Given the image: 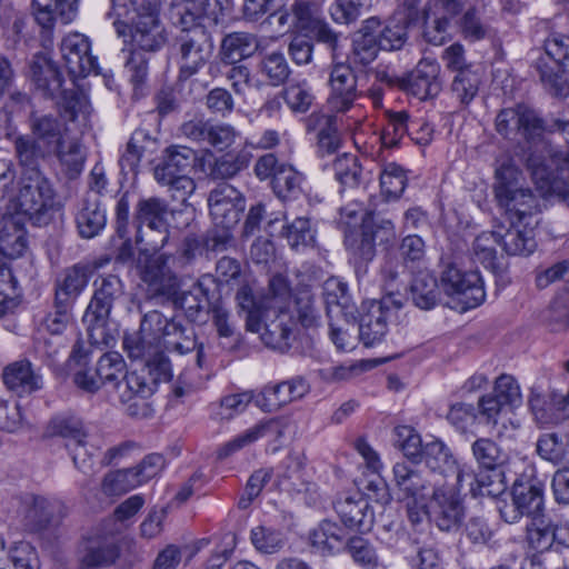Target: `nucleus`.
I'll list each match as a JSON object with an SVG mask.
<instances>
[{
    "instance_id": "50",
    "label": "nucleus",
    "mask_w": 569,
    "mask_h": 569,
    "mask_svg": "<svg viewBox=\"0 0 569 569\" xmlns=\"http://www.w3.org/2000/svg\"><path fill=\"white\" fill-rule=\"evenodd\" d=\"M123 380L116 383L121 402L126 403L136 398L150 397L156 388L154 380L148 378L144 372L131 371L123 373Z\"/></svg>"
},
{
    "instance_id": "18",
    "label": "nucleus",
    "mask_w": 569,
    "mask_h": 569,
    "mask_svg": "<svg viewBox=\"0 0 569 569\" xmlns=\"http://www.w3.org/2000/svg\"><path fill=\"white\" fill-rule=\"evenodd\" d=\"M309 391V382L302 376H296L278 383L267 385L254 402L262 411L272 412L301 400Z\"/></svg>"
},
{
    "instance_id": "11",
    "label": "nucleus",
    "mask_w": 569,
    "mask_h": 569,
    "mask_svg": "<svg viewBox=\"0 0 569 569\" xmlns=\"http://www.w3.org/2000/svg\"><path fill=\"white\" fill-rule=\"evenodd\" d=\"M443 291L456 298L463 311L480 306L486 298L482 279L478 271H462L455 264H448L441 274Z\"/></svg>"
},
{
    "instance_id": "8",
    "label": "nucleus",
    "mask_w": 569,
    "mask_h": 569,
    "mask_svg": "<svg viewBox=\"0 0 569 569\" xmlns=\"http://www.w3.org/2000/svg\"><path fill=\"white\" fill-rule=\"evenodd\" d=\"M179 80H187L198 73L211 56L213 44L206 28L182 31L177 38Z\"/></svg>"
},
{
    "instance_id": "10",
    "label": "nucleus",
    "mask_w": 569,
    "mask_h": 569,
    "mask_svg": "<svg viewBox=\"0 0 569 569\" xmlns=\"http://www.w3.org/2000/svg\"><path fill=\"white\" fill-rule=\"evenodd\" d=\"M401 307V302H397L392 297L363 302L359 317V340L366 347L380 343L389 330V321L395 316V309Z\"/></svg>"
},
{
    "instance_id": "51",
    "label": "nucleus",
    "mask_w": 569,
    "mask_h": 569,
    "mask_svg": "<svg viewBox=\"0 0 569 569\" xmlns=\"http://www.w3.org/2000/svg\"><path fill=\"white\" fill-rule=\"evenodd\" d=\"M376 233L368 224H361L360 231H349L345 244L358 263H367L376 256Z\"/></svg>"
},
{
    "instance_id": "9",
    "label": "nucleus",
    "mask_w": 569,
    "mask_h": 569,
    "mask_svg": "<svg viewBox=\"0 0 569 569\" xmlns=\"http://www.w3.org/2000/svg\"><path fill=\"white\" fill-rule=\"evenodd\" d=\"M230 4V0H174L170 16L181 31H190L204 28V22L217 24Z\"/></svg>"
},
{
    "instance_id": "60",
    "label": "nucleus",
    "mask_w": 569,
    "mask_h": 569,
    "mask_svg": "<svg viewBox=\"0 0 569 569\" xmlns=\"http://www.w3.org/2000/svg\"><path fill=\"white\" fill-rule=\"evenodd\" d=\"M177 335L183 336V325L176 318H168L159 336V349L163 346L168 350L177 351L180 355L188 353L197 348L193 337H184L182 341L177 339Z\"/></svg>"
},
{
    "instance_id": "19",
    "label": "nucleus",
    "mask_w": 569,
    "mask_h": 569,
    "mask_svg": "<svg viewBox=\"0 0 569 569\" xmlns=\"http://www.w3.org/2000/svg\"><path fill=\"white\" fill-rule=\"evenodd\" d=\"M337 122L338 114L331 112L315 111L306 118L305 128L308 134L315 136L318 156H331L339 151L341 138Z\"/></svg>"
},
{
    "instance_id": "12",
    "label": "nucleus",
    "mask_w": 569,
    "mask_h": 569,
    "mask_svg": "<svg viewBox=\"0 0 569 569\" xmlns=\"http://www.w3.org/2000/svg\"><path fill=\"white\" fill-rule=\"evenodd\" d=\"M443 291L456 298L463 311L480 306L486 298L482 279L478 271H462L455 264H448L441 274Z\"/></svg>"
},
{
    "instance_id": "55",
    "label": "nucleus",
    "mask_w": 569,
    "mask_h": 569,
    "mask_svg": "<svg viewBox=\"0 0 569 569\" xmlns=\"http://www.w3.org/2000/svg\"><path fill=\"white\" fill-rule=\"evenodd\" d=\"M538 456L552 465H560L568 453L567 436L558 432L541 433L536 442Z\"/></svg>"
},
{
    "instance_id": "22",
    "label": "nucleus",
    "mask_w": 569,
    "mask_h": 569,
    "mask_svg": "<svg viewBox=\"0 0 569 569\" xmlns=\"http://www.w3.org/2000/svg\"><path fill=\"white\" fill-rule=\"evenodd\" d=\"M164 254L151 257L140 268V278L151 296L171 297L178 289V278L170 270Z\"/></svg>"
},
{
    "instance_id": "48",
    "label": "nucleus",
    "mask_w": 569,
    "mask_h": 569,
    "mask_svg": "<svg viewBox=\"0 0 569 569\" xmlns=\"http://www.w3.org/2000/svg\"><path fill=\"white\" fill-rule=\"evenodd\" d=\"M499 246V231L480 233L473 241L475 258L495 274H501L505 267L497 256L496 247Z\"/></svg>"
},
{
    "instance_id": "63",
    "label": "nucleus",
    "mask_w": 569,
    "mask_h": 569,
    "mask_svg": "<svg viewBox=\"0 0 569 569\" xmlns=\"http://www.w3.org/2000/svg\"><path fill=\"white\" fill-rule=\"evenodd\" d=\"M239 309L246 312V329L251 332L261 330V319L263 318V309L253 296L251 288L247 284L241 286L236 295Z\"/></svg>"
},
{
    "instance_id": "61",
    "label": "nucleus",
    "mask_w": 569,
    "mask_h": 569,
    "mask_svg": "<svg viewBox=\"0 0 569 569\" xmlns=\"http://www.w3.org/2000/svg\"><path fill=\"white\" fill-rule=\"evenodd\" d=\"M335 179L343 188H356L359 186L362 176V167L356 156L343 153L332 162Z\"/></svg>"
},
{
    "instance_id": "41",
    "label": "nucleus",
    "mask_w": 569,
    "mask_h": 569,
    "mask_svg": "<svg viewBox=\"0 0 569 569\" xmlns=\"http://www.w3.org/2000/svg\"><path fill=\"white\" fill-rule=\"evenodd\" d=\"M258 48L257 37L249 32H231L221 41L220 56L226 63H237L251 57Z\"/></svg>"
},
{
    "instance_id": "6",
    "label": "nucleus",
    "mask_w": 569,
    "mask_h": 569,
    "mask_svg": "<svg viewBox=\"0 0 569 569\" xmlns=\"http://www.w3.org/2000/svg\"><path fill=\"white\" fill-rule=\"evenodd\" d=\"M527 169L542 198L556 197L569 207V172L561 166L557 168L547 161L546 154L530 151L526 159Z\"/></svg>"
},
{
    "instance_id": "17",
    "label": "nucleus",
    "mask_w": 569,
    "mask_h": 569,
    "mask_svg": "<svg viewBox=\"0 0 569 569\" xmlns=\"http://www.w3.org/2000/svg\"><path fill=\"white\" fill-rule=\"evenodd\" d=\"M208 206L213 224L234 228L246 208V199L233 186L221 183L210 191Z\"/></svg>"
},
{
    "instance_id": "42",
    "label": "nucleus",
    "mask_w": 569,
    "mask_h": 569,
    "mask_svg": "<svg viewBox=\"0 0 569 569\" xmlns=\"http://www.w3.org/2000/svg\"><path fill=\"white\" fill-rule=\"evenodd\" d=\"M27 238L23 226L13 217L0 220V253L14 259L26 251Z\"/></svg>"
},
{
    "instance_id": "20",
    "label": "nucleus",
    "mask_w": 569,
    "mask_h": 569,
    "mask_svg": "<svg viewBox=\"0 0 569 569\" xmlns=\"http://www.w3.org/2000/svg\"><path fill=\"white\" fill-rule=\"evenodd\" d=\"M395 486L401 501H428L435 483L421 470L408 462H396L392 468Z\"/></svg>"
},
{
    "instance_id": "29",
    "label": "nucleus",
    "mask_w": 569,
    "mask_h": 569,
    "mask_svg": "<svg viewBox=\"0 0 569 569\" xmlns=\"http://www.w3.org/2000/svg\"><path fill=\"white\" fill-rule=\"evenodd\" d=\"M559 393L550 390L547 381L538 379L532 383L528 395V407L539 425L553 420V410L558 411Z\"/></svg>"
},
{
    "instance_id": "38",
    "label": "nucleus",
    "mask_w": 569,
    "mask_h": 569,
    "mask_svg": "<svg viewBox=\"0 0 569 569\" xmlns=\"http://www.w3.org/2000/svg\"><path fill=\"white\" fill-rule=\"evenodd\" d=\"M412 303L422 310L433 309L441 298V290L433 273L421 270L412 279L409 290Z\"/></svg>"
},
{
    "instance_id": "25",
    "label": "nucleus",
    "mask_w": 569,
    "mask_h": 569,
    "mask_svg": "<svg viewBox=\"0 0 569 569\" xmlns=\"http://www.w3.org/2000/svg\"><path fill=\"white\" fill-rule=\"evenodd\" d=\"M422 461L432 472L445 478L455 476L458 486H462L466 477H471L465 468L458 465L450 448L440 439H432L425 443Z\"/></svg>"
},
{
    "instance_id": "46",
    "label": "nucleus",
    "mask_w": 569,
    "mask_h": 569,
    "mask_svg": "<svg viewBox=\"0 0 569 569\" xmlns=\"http://www.w3.org/2000/svg\"><path fill=\"white\" fill-rule=\"evenodd\" d=\"M168 212L169 206L163 199L157 197L142 198L136 204L133 221L137 227L169 226Z\"/></svg>"
},
{
    "instance_id": "23",
    "label": "nucleus",
    "mask_w": 569,
    "mask_h": 569,
    "mask_svg": "<svg viewBox=\"0 0 569 569\" xmlns=\"http://www.w3.org/2000/svg\"><path fill=\"white\" fill-rule=\"evenodd\" d=\"M333 508L345 527L360 532L372 528L375 513L369 500L360 493L345 496L335 501Z\"/></svg>"
},
{
    "instance_id": "62",
    "label": "nucleus",
    "mask_w": 569,
    "mask_h": 569,
    "mask_svg": "<svg viewBox=\"0 0 569 569\" xmlns=\"http://www.w3.org/2000/svg\"><path fill=\"white\" fill-rule=\"evenodd\" d=\"M52 152L58 157L62 171L69 179H76L82 172L86 157L77 141L66 144L63 140Z\"/></svg>"
},
{
    "instance_id": "15",
    "label": "nucleus",
    "mask_w": 569,
    "mask_h": 569,
    "mask_svg": "<svg viewBox=\"0 0 569 569\" xmlns=\"http://www.w3.org/2000/svg\"><path fill=\"white\" fill-rule=\"evenodd\" d=\"M330 92L327 106L331 113L345 114L355 109L361 97L358 79L353 69L347 63H335L329 76Z\"/></svg>"
},
{
    "instance_id": "57",
    "label": "nucleus",
    "mask_w": 569,
    "mask_h": 569,
    "mask_svg": "<svg viewBox=\"0 0 569 569\" xmlns=\"http://www.w3.org/2000/svg\"><path fill=\"white\" fill-rule=\"evenodd\" d=\"M123 348L130 359L143 360L148 365L160 355L159 345L141 329L123 338Z\"/></svg>"
},
{
    "instance_id": "37",
    "label": "nucleus",
    "mask_w": 569,
    "mask_h": 569,
    "mask_svg": "<svg viewBox=\"0 0 569 569\" xmlns=\"http://www.w3.org/2000/svg\"><path fill=\"white\" fill-rule=\"evenodd\" d=\"M380 24V20L376 17L363 21L361 29L353 39L352 54L355 62L368 66L377 58L381 47L375 32Z\"/></svg>"
},
{
    "instance_id": "54",
    "label": "nucleus",
    "mask_w": 569,
    "mask_h": 569,
    "mask_svg": "<svg viewBox=\"0 0 569 569\" xmlns=\"http://www.w3.org/2000/svg\"><path fill=\"white\" fill-rule=\"evenodd\" d=\"M48 430L51 436H59L68 440V449L74 445L84 443L88 432L83 421L74 416H59L50 421Z\"/></svg>"
},
{
    "instance_id": "52",
    "label": "nucleus",
    "mask_w": 569,
    "mask_h": 569,
    "mask_svg": "<svg viewBox=\"0 0 569 569\" xmlns=\"http://www.w3.org/2000/svg\"><path fill=\"white\" fill-rule=\"evenodd\" d=\"M408 27L409 20L405 13H396L390 17L377 37L381 50H400L408 40Z\"/></svg>"
},
{
    "instance_id": "13",
    "label": "nucleus",
    "mask_w": 569,
    "mask_h": 569,
    "mask_svg": "<svg viewBox=\"0 0 569 569\" xmlns=\"http://www.w3.org/2000/svg\"><path fill=\"white\" fill-rule=\"evenodd\" d=\"M94 293L84 312L83 322L88 326V331L92 337V331L103 329L113 305L123 296V283L118 276L108 274L101 278L100 282L94 281Z\"/></svg>"
},
{
    "instance_id": "56",
    "label": "nucleus",
    "mask_w": 569,
    "mask_h": 569,
    "mask_svg": "<svg viewBox=\"0 0 569 569\" xmlns=\"http://www.w3.org/2000/svg\"><path fill=\"white\" fill-rule=\"evenodd\" d=\"M120 557V545L114 538L103 539L91 545L82 558L87 568H101L112 566Z\"/></svg>"
},
{
    "instance_id": "27",
    "label": "nucleus",
    "mask_w": 569,
    "mask_h": 569,
    "mask_svg": "<svg viewBox=\"0 0 569 569\" xmlns=\"http://www.w3.org/2000/svg\"><path fill=\"white\" fill-rule=\"evenodd\" d=\"M2 380L8 390L19 397L31 395L43 387L42 375L29 360H19L6 366Z\"/></svg>"
},
{
    "instance_id": "49",
    "label": "nucleus",
    "mask_w": 569,
    "mask_h": 569,
    "mask_svg": "<svg viewBox=\"0 0 569 569\" xmlns=\"http://www.w3.org/2000/svg\"><path fill=\"white\" fill-rule=\"evenodd\" d=\"M547 132H559L567 143V150L557 149L550 142L541 139L530 149V151L543 152L547 157V161L555 164L557 168H560L561 166H568L569 168V120L563 121L553 119L548 123Z\"/></svg>"
},
{
    "instance_id": "14",
    "label": "nucleus",
    "mask_w": 569,
    "mask_h": 569,
    "mask_svg": "<svg viewBox=\"0 0 569 569\" xmlns=\"http://www.w3.org/2000/svg\"><path fill=\"white\" fill-rule=\"evenodd\" d=\"M512 502L499 508L501 518L515 523L523 516L537 519L543 512V490L533 480H516L511 490Z\"/></svg>"
},
{
    "instance_id": "16",
    "label": "nucleus",
    "mask_w": 569,
    "mask_h": 569,
    "mask_svg": "<svg viewBox=\"0 0 569 569\" xmlns=\"http://www.w3.org/2000/svg\"><path fill=\"white\" fill-rule=\"evenodd\" d=\"M548 123L526 106L502 109L496 117V129L501 136L508 137L517 131L528 141L542 138L547 133Z\"/></svg>"
},
{
    "instance_id": "59",
    "label": "nucleus",
    "mask_w": 569,
    "mask_h": 569,
    "mask_svg": "<svg viewBox=\"0 0 569 569\" xmlns=\"http://www.w3.org/2000/svg\"><path fill=\"white\" fill-rule=\"evenodd\" d=\"M250 540L258 552L274 555L283 549L287 539L281 530L267 526H257L250 531Z\"/></svg>"
},
{
    "instance_id": "2",
    "label": "nucleus",
    "mask_w": 569,
    "mask_h": 569,
    "mask_svg": "<svg viewBox=\"0 0 569 569\" xmlns=\"http://www.w3.org/2000/svg\"><path fill=\"white\" fill-rule=\"evenodd\" d=\"M197 153L186 146H170L164 149L161 161L153 169L156 181L168 188L177 201H184L196 190V183L188 176Z\"/></svg>"
},
{
    "instance_id": "26",
    "label": "nucleus",
    "mask_w": 569,
    "mask_h": 569,
    "mask_svg": "<svg viewBox=\"0 0 569 569\" xmlns=\"http://www.w3.org/2000/svg\"><path fill=\"white\" fill-rule=\"evenodd\" d=\"M287 420L284 418H270L259 421L257 425L244 430L229 442L224 443L218 451L220 459L227 458L236 451L256 442L263 437H272L276 440L284 435Z\"/></svg>"
},
{
    "instance_id": "32",
    "label": "nucleus",
    "mask_w": 569,
    "mask_h": 569,
    "mask_svg": "<svg viewBox=\"0 0 569 569\" xmlns=\"http://www.w3.org/2000/svg\"><path fill=\"white\" fill-rule=\"evenodd\" d=\"M250 156L247 152H228L219 157L201 160V170L212 180L232 179L249 166Z\"/></svg>"
},
{
    "instance_id": "36",
    "label": "nucleus",
    "mask_w": 569,
    "mask_h": 569,
    "mask_svg": "<svg viewBox=\"0 0 569 569\" xmlns=\"http://www.w3.org/2000/svg\"><path fill=\"white\" fill-rule=\"evenodd\" d=\"M295 322L288 313L280 312L269 323L261 322L260 338L262 342L273 350L287 352L293 340Z\"/></svg>"
},
{
    "instance_id": "3",
    "label": "nucleus",
    "mask_w": 569,
    "mask_h": 569,
    "mask_svg": "<svg viewBox=\"0 0 569 569\" xmlns=\"http://www.w3.org/2000/svg\"><path fill=\"white\" fill-rule=\"evenodd\" d=\"M286 6L278 17L280 27L289 26L300 31H306L312 37L336 50L338 34L322 18L320 4L316 0H287Z\"/></svg>"
},
{
    "instance_id": "7",
    "label": "nucleus",
    "mask_w": 569,
    "mask_h": 569,
    "mask_svg": "<svg viewBox=\"0 0 569 569\" xmlns=\"http://www.w3.org/2000/svg\"><path fill=\"white\" fill-rule=\"evenodd\" d=\"M457 482H435L429 498V518L442 531H451L462 522L465 517L463 500Z\"/></svg>"
},
{
    "instance_id": "43",
    "label": "nucleus",
    "mask_w": 569,
    "mask_h": 569,
    "mask_svg": "<svg viewBox=\"0 0 569 569\" xmlns=\"http://www.w3.org/2000/svg\"><path fill=\"white\" fill-rule=\"evenodd\" d=\"M457 28L460 36L469 42H478L496 34L489 20L482 17L481 10L476 6L461 13Z\"/></svg>"
},
{
    "instance_id": "53",
    "label": "nucleus",
    "mask_w": 569,
    "mask_h": 569,
    "mask_svg": "<svg viewBox=\"0 0 569 569\" xmlns=\"http://www.w3.org/2000/svg\"><path fill=\"white\" fill-rule=\"evenodd\" d=\"M166 42L158 20H140L132 33V48L130 50H142L146 54L159 50Z\"/></svg>"
},
{
    "instance_id": "64",
    "label": "nucleus",
    "mask_w": 569,
    "mask_h": 569,
    "mask_svg": "<svg viewBox=\"0 0 569 569\" xmlns=\"http://www.w3.org/2000/svg\"><path fill=\"white\" fill-rule=\"evenodd\" d=\"M303 176L291 164L281 163L272 180L274 193L282 199L296 197L301 191Z\"/></svg>"
},
{
    "instance_id": "47",
    "label": "nucleus",
    "mask_w": 569,
    "mask_h": 569,
    "mask_svg": "<svg viewBox=\"0 0 569 569\" xmlns=\"http://www.w3.org/2000/svg\"><path fill=\"white\" fill-rule=\"evenodd\" d=\"M154 146L156 140L151 138L147 130H134L119 159L121 170L124 172H136L143 153L151 151Z\"/></svg>"
},
{
    "instance_id": "21",
    "label": "nucleus",
    "mask_w": 569,
    "mask_h": 569,
    "mask_svg": "<svg viewBox=\"0 0 569 569\" xmlns=\"http://www.w3.org/2000/svg\"><path fill=\"white\" fill-rule=\"evenodd\" d=\"M60 50L72 77H86L97 71L98 60L90 53V42L86 36L78 32L66 36Z\"/></svg>"
},
{
    "instance_id": "34",
    "label": "nucleus",
    "mask_w": 569,
    "mask_h": 569,
    "mask_svg": "<svg viewBox=\"0 0 569 569\" xmlns=\"http://www.w3.org/2000/svg\"><path fill=\"white\" fill-rule=\"evenodd\" d=\"M106 224L107 214L99 198L97 196L84 198L76 214L79 236L83 239L94 238L104 229Z\"/></svg>"
},
{
    "instance_id": "30",
    "label": "nucleus",
    "mask_w": 569,
    "mask_h": 569,
    "mask_svg": "<svg viewBox=\"0 0 569 569\" xmlns=\"http://www.w3.org/2000/svg\"><path fill=\"white\" fill-rule=\"evenodd\" d=\"M30 77L36 88L46 97H56L62 92L63 79L53 61L44 54H36L30 64Z\"/></svg>"
},
{
    "instance_id": "1",
    "label": "nucleus",
    "mask_w": 569,
    "mask_h": 569,
    "mask_svg": "<svg viewBox=\"0 0 569 569\" xmlns=\"http://www.w3.org/2000/svg\"><path fill=\"white\" fill-rule=\"evenodd\" d=\"M520 171L510 161L503 162L496 170L495 194L505 209L510 222H525L526 218L540 211V206L530 189L520 187Z\"/></svg>"
},
{
    "instance_id": "35",
    "label": "nucleus",
    "mask_w": 569,
    "mask_h": 569,
    "mask_svg": "<svg viewBox=\"0 0 569 569\" xmlns=\"http://www.w3.org/2000/svg\"><path fill=\"white\" fill-rule=\"evenodd\" d=\"M93 268L89 263L79 262L67 268L56 283V298L73 305L74 300L87 287Z\"/></svg>"
},
{
    "instance_id": "58",
    "label": "nucleus",
    "mask_w": 569,
    "mask_h": 569,
    "mask_svg": "<svg viewBox=\"0 0 569 569\" xmlns=\"http://www.w3.org/2000/svg\"><path fill=\"white\" fill-rule=\"evenodd\" d=\"M471 451L477 463L490 471H495L507 460L505 451L490 438L477 439L471 445Z\"/></svg>"
},
{
    "instance_id": "5",
    "label": "nucleus",
    "mask_w": 569,
    "mask_h": 569,
    "mask_svg": "<svg viewBox=\"0 0 569 569\" xmlns=\"http://www.w3.org/2000/svg\"><path fill=\"white\" fill-rule=\"evenodd\" d=\"M56 206V190L42 171H22L14 207L31 219L40 220Z\"/></svg>"
},
{
    "instance_id": "33",
    "label": "nucleus",
    "mask_w": 569,
    "mask_h": 569,
    "mask_svg": "<svg viewBox=\"0 0 569 569\" xmlns=\"http://www.w3.org/2000/svg\"><path fill=\"white\" fill-rule=\"evenodd\" d=\"M322 296L328 317H342L348 322V317L353 316L355 305L349 295L348 286L339 278L327 279L322 287Z\"/></svg>"
},
{
    "instance_id": "31",
    "label": "nucleus",
    "mask_w": 569,
    "mask_h": 569,
    "mask_svg": "<svg viewBox=\"0 0 569 569\" xmlns=\"http://www.w3.org/2000/svg\"><path fill=\"white\" fill-rule=\"evenodd\" d=\"M32 138L53 151L64 140L66 126L59 116L32 112L29 118Z\"/></svg>"
},
{
    "instance_id": "24",
    "label": "nucleus",
    "mask_w": 569,
    "mask_h": 569,
    "mask_svg": "<svg viewBox=\"0 0 569 569\" xmlns=\"http://www.w3.org/2000/svg\"><path fill=\"white\" fill-rule=\"evenodd\" d=\"M440 66L431 58L421 59L403 80V87L421 100L433 98L441 91Z\"/></svg>"
},
{
    "instance_id": "40",
    "label": "nucleus",
    "mask_w": 569,
    "mask_h": 569,
    "mask_svg": "<svg viewBox=\"0 0 569 569\" xmlns=\"http://www.w3.org/2000/svg\"><path fill=\"white\" fill-rule=\"evenodd\" d=\"M310 546L320 555H331L346 546V532L336 522L323 520L309 536Z\"/></svg>"
},
{
    "instance_id": "28",
    "label": "nucleus",
    "mask_w": 569,
    "mask_h": 569,
    "mask_svg": "<svg viewBox=\"0 0 569 569\" xmlns=\"http://www.w3.org/2000/svg\"><path fill=\"white\" fill-rule=\"evenodd\" d=\"M22 525L30 532L47 529L53 521L59 505L46 497L28 495L22 500Z\"/></svg>"
},
{
    "instance_id": "45",
    "label": "nucleus",
    "mask_w": 569,
    "mask_h": 569,
    "mask_svg": "<svg viewBox=\"0 0 569 569\" xmlns=\"http://www.w3.org/2000/svg\"><path fill=\"white\" fill-rule=\"evenodd\" d=\"M14 156L22 168V171H41L40 160L44 159L52 150L29 134L17 136L13 140Z\"/></svg>"
},
{
    "instance_id": "39",
    "label": "nucleus",
    "mask_w": 569,
    "mask_h": 569,
    "mask_svg": "<svg viewBox=\"0 0 569 569\" xmlns=\"http://www.w3.org/2000/svg\"><path fill=\"white\" fill-rule=\"evenodd\" d=\"M78 0H33L34 19L43 29L50 30L57 17L67 23L77 11Z\"/></svg>"
},
{
    "instance_id": "4",
    "label": "nucleus",
    "mask_w": 569,
    "mask_h": 569,
    "mask_svg": "<svg viewBox=\"0 0 569 569\" xmlns=\"http://www.w3.org/2000/svg\"><path fill=\"white\" fill-rule=\"evenodd\" d=\"M546 54L552 61H538L536 69L545 88L553 96H569V36L551 31L543 41Z\"/></svg>"
},
{
    "instance_id": "44",
    "label": "nucleus",
    "mask_w": 569,
    "mask_h": 569,
    "mask_svg": "<svg viewBox=\"0 0 569 569\" xmlns=\"http://www.w3.org/2000/svg\"><path fill=\"white\" fill-rule=\"evenodd\" d=\"M520 223L511 222L510 228L502 232L499 229V246L508 256H528L537 247L532 229H520Z\"/></svg>"
}]
</instances>
